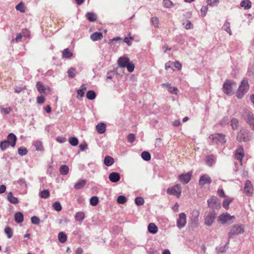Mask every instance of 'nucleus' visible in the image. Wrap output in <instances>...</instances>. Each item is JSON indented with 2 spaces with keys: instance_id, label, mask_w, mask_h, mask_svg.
Returning <instances> with one entry per match:
<instances>
[{
  "instance_id": "obj_1",
  "label": "nucleus",
  "mask_w": 254,
  "mask_h": 254,
  "mask_svg": "<svg viewBox=\"0 0 254 254\" xmlns=\"http://www.w3.org/2000/svg\"><path fill=\"white\" fill-rule=\"evenodd\" d=\"M236 88L237 84L235 81L227 79L223 84L222 90L225 94L231 95L234 94Z\"/></svg>"
},
{
  "instance_id": "obj_2",
  "label": "nucleus",
  "mask_w": 254,
  "mask_h": 254,
  "mask_svg": "<svg viewBox=\"0 0 254 254\" xmlns=\"http://www.w3.org/2000/svg\"><path fill=\"white\" fill-rule=\"evenodd\" d=\"M242 115L244 120L249 124L250 127L254 130V116L253 113L247 109H244Z\"/></svg>"
},
{
  "instance_id": "obj_3",
  "label": "nucleus",
  "mask_w": 254,
  "mask_h": 254,
  "mask_svg": "<svg viewBox=\"0 0 254 254\" xmlns=\"http://www.w3.org/2000/svg\"><path fill=\"white\" fill-rule=\"evenodd\" d=\"M251 136L249 135V131L245 128H242L238 132L237 140L239 142H246L249 141Z\"/></svg>"
},
{
  "instance_id": "obj_4",
  "label": "nucleus",
  "mask_w": 254,
  "mask_h": 254,
  "mask_svg": "<svg viewBox=\"0 0 254 254\" xmlns=\"http://www.w3.org/2000/svg\"><path fill=\"white\" fill-rule=\"evenodd\" d=\"M213 143L223 144L226 143L225 135L222 133L212 134L209 136Z\"/></svg>"
},
{
  "instance_id": "obj_5",
  "label": "nucleus",
  "mask_w": 254,
  "mask_h": 254,
  "mask_svg": "<svg viewBox=\"0 0 254 254\" xmlns=\"http://www.w3.org/2000/svg\"><path fill=\"white\" fill-rule=\"evenodd\" d=\"M244 232V228L243 225H234L232 226L230 232L228 233L229 239L233 236L243 233Z\"/></svg>"
},
{
  "instance_id": "obj_6",
  "label": "nucleus",
  "mask_w": 254,
  "mask_h": 254,
  "mask_svg": "<svg viewBox=\"0 0 254 254\" xmlns=\"http://www.w3.org/2000/svg\"><path fill=\"white\" fill-rule=\"evenodd\" d=\"M167 192L169 195L176 196L178 198L180 197L182 192L181 185L177 184L172 188H168L167 190Z\"/></svg>"
},
{
  "instance_id": "obj_7",
  "label": "nucleus",
  "mask_w": 254,
  "mask_h": 254,
  "mask_svg": "<svg viewBox=\"0 0 254 254\" xmlns=\"http://www.w3.org/2000/svg\"><path fill=\"white\" fill-rule=\"evenodd\" d=\"M254 188L251 182L247 180L244 185V192L247 196H251L253 194Z\"/></svg>"
},
{
  "instance_id": "obj_8",
  "label": "nucleus",
  "mask_w": 254,
  "mask_h": 254,
  "mask_svg": "<svg viewBox=\"0 0 254 254\" xmlns=\"http://www.w3.org/2000/svg\"><path fill=\"white\" fill-rule=\"evenodd\" d=\"M187 224V216L185 213H181L177 220V226L178 228L181 229L184 227Z\"/></svg>"
},
{
  "instance_id": "obj_9",
  "label": "nucleus",
  "mask_w": 254,
  "mask_h": 254,
  "mask_svg": "<svg viewBox=\"0 0 254 254\" xmlns=\"http://www.w3.org/2000/svg\"><path fill=\"white\" fill-rule=\"evenodd\" d=\"M234 218V216H231L229 213H226L221 214L218 217V220L222 224L231 223V221Z\"/></svg>"
},
{
  "instance_id": "obj_10",
  "label": "nucleus",
  "mask_w": 254,
  "mask_h": 254,
  "mask_svg": "<svg viewBox=\"0 0 254 254\" xmlns=\"http://www.w3.org/2000/svg\"><path fill=\"white\" fill-rule=\"evenodd\" d=\"M216 217V214L214 211L208 212L206 214L204 220V223L206 225L209 226L213 223Z\"/></svg>"
},
{
  "instance_id": "obj_11",
  "label": "nucleus",
  "mask_w": 254,
  "mask_h": 254,
  "mask_svg": "<svg viewBox=\"0 0 254 254\" xmlns=\"http://www.w3.org/2000/svg\"><path fill=\"white\" fill-rule=\"evenodd\" d=\"M244 151L242 146H239L238 149L236 150L235 157L236 159L240 161L241 165H242V160L244 157Z\"/></svg>"
},
{
  "instance_id": "obj_12",
  "label": "nucleus",
  "mask_w": 254,
  "mask_h": 254,
  "mask_svg": "<svg viewBox=\"0 0 254 254\" xmlns=\"http://www.w3.org/2000/svg\"><path fill=\"white\" fill-rule=\"evenodd\" d=\"M211 183V178L207 174L200 177L199 180V185L203 186L206 184H210Z\"/></svg>"
},
{
  "instance_id": "obj_13",
  "label": "nucleus",
  "mask_w": 254,
  "mask_h": 254,
  "mask_svg": "<svg viewBox=\"0 0 254 254\" xmlns=\"http://www.w3.org/2000/svg\"><path fill=\"white\" fill-rule=\"evenodd\" d=\"M192 172L180 175L179 177V180L184 184L188 183L191 179Z\"/></svg>"
},
{
  "instance_id": "obj_14",
  "label": "nucleus",
  "mask_w": 254,
  "mask_h": 254,
  "mask_svg": "<svg viewBox=\"0 0 254 254\" xmlns=\"http://www.w3.org/2000/svg\"><path fill=\"white\" fill-rule=\"evenodd\" d=\"M36 88L41 94H45L46 91H51L50 88L47 86H45L44 85V84L42 83V82L39 81L36 84Z\"/></svg>"
},
{
  "instance_id": "obj_15",
  "label": "nucleus",
  "mask_w": 254,
  "mask_h": 254,
  "mask_svg": "<svg viewBox=\"0 0 254 254\" xmlns=\"http://www.w3.org/2000/svg\"><path fill=\"white\" fill-rule=\"evenodd\" d=\"M129 62V58L126 56L121 57L118 60V65L121 67H125Z\"/></svg>"
},
{
  "instance_id": "obj_16",
  "label": "nucleus",
  "mask_w": 254,
  "mask_h": 254,
  "mask_svg": "<svg viewBox=\"0 0 254 254\" xmlns=\"http://www.w3.org/2000/svg\"><path fill=\"white\" fill-rule=\"evenodd\" d=\"M17 137L13 133H9L7 137V142H8L10 146L12 147H14L16 144Z\"/></svg>"
},
{
  "instance_id": "obj_17",
  "label": "nucleus",
  "mask_w": 254,
  "mask_h": 254,
  "mask_svg": "<svg viewBox=\"0 0 254 254\" xmlns=\"http://www.w3.org/2000/svg\"><path fill=\"white\" fill-rule=\"evenodd\" d=\"M109 179L112 183H117L120 179V176L118 173L112 172L109 175Z\"/></svg>"
},
{
  "instance_id": "obj_18",
  "label": "nucleus",
  "mask_w": 254,
  "mask_h": 254,
  "mask_svg": "<svg viewBox=\"0 0 254 254\" xmlns=\"http://www.w3.org/2000/svg\"><path fill=\"white\" fill-rule=\"evenodd\" d=\"M207 202L208 206L212 208H214L216 204H220L218 198L214 196L211 197L210 199H208Z\"/></svg>"
},
{
  "instance_id": "obj_19",
  "label": "nucleus",
  "mask_w": 254,
  "mask_h": 254,
  "mask_svg": "<svg viewBox=\"0 0 254 254\" xmlns=\"http://www.w3.org/2000/svg\"><path fill=\"white\" fill-rule=\"evenodd\" d=\"M243 92L247 93L249 89V85L247 80H243L239 87Z\"/></svg>"
},
{
  "instance_id": "obj_20",
  "label": "nucleus",
  "mask_w": 254,
  "mask_h": 254,
  "mask_svg": "<svg viewBox=\"0 0 254 254\" xmlns=\"http://www.w3.org/2000/svg\"><path fill=\"white\" fill-rule=\"evenodd\" d=\"M97 131L100 134L103 133L106 131V125L101 123L98 124L96 127Z\"/></svg>"
},
{
  "instance_id": "obj_21",
  "label": "nucleus",
  "mask_w": 254,
  "mask_h": 254,
  "mask_svg": "<svg viewBox=\"0 0 254 254\" xmlns=\"http://www.w3.org/2000/svg\"><path fill=\"white\" fill-rule=\"evenodd\" d=\"M103 37L102 33L101 32H96L92 34L90 36L91 39L93 41L101 40Z\"/></svg>"
},
{
  "instance_id": "obj_22",
  "label": "nucleus",
  "mask_w": 254,
  "mask_h": 254,
  "mask_svg": "<svg viewBox=\"0 0 254 254\" xmlns=\"http://www.w3.org/2000/svg\"><path fill=\"white\" fill-rule=\"evenodd\" d=\"M7 198L8 200L12 204H16L18 203V198L16 197H14L11 192H9L8 193Z\"/></svg>"
},
{
  "instance_id": "obj_23",
  "label": "nucleus",
  "mask_w": 254,
  "mask_h": 254,
  "mask_svg": "<svg viewBox=\"0 0 254 254\" xmlns=\"http://www.w3.org/2000/svg\"><path fill=\"white\" fill-rule=\"evenodd\" d=\"M73 56V53L68 48L65 49L62 52V57L65 59H69Z\"/></svg>"
},
{
  "instance_id": "obj_24",
  "label": "nucleus",
  "mask_w": 254,
  "mask_h": 254,
  "mask_svg": "<svg viewBox=\"0 0 254 254\" xmlns=\"http://www.w3.org/2000/svg\"><path fill=\"white\" fill-rule=\"evenodd\" d=\"M104 163L106 166H111L114 164V159L110 156H106L104 158Z\"/></svg>"
},
{
  "instance_id": "obj_25",
  "label": "nucleus",
  "mask_w": 254,
  "mask_h": 254,
  "mask_svg": "<svg viewBox=\"0 0 254 254\" xmlns=\"http://www.w3.org/2000/svg\"><path fill=\"white\" fill-rule=\"evenodd\" d=\"M148 230L150 233L155 234L158 231V228L154 223H151L148 226Z\"/></svg>"
},
{
  "instance_id": "obj_26",
  "label": "nucleus",
  "mask_w": 254,
  "mask_h": 254,
  "mask_svg": "<svg viewBox=\"0 0 254 254\" xmlns=\"http://www.w3.org/2000/svg\"><path fill=\"white\" fill-rule=\"evenodd\" d=\"M14 220L18 223H21L23 221V215L20 212H16L14 214Z\"/></svg>"
},
{
  "instance_id": "obj_27",
  "label": "nucleus",
  "mask_w": 254,
  "mask_h": 254,
  "mask_svg": "<svg viewBox=\"0 0 254 254\" xmlns=\"http://www.w3.org/2000/svg\"><path fill=\"white\" fill-rule=\"evenodd\" d=\"M85 217V214L82 211L78 212L75 215V219L79 222H82Z\"/></svg>"
},
{
  "instance_id": "obj_28",
  "label": "nucleus",
  "mask_w": 254,
  "mask_h": 254,
  "mask_svg": "<svg viewBox=\"0 0 254 254\" xmlns=\"http://www.w3.org/2000/svg\"><path fill=\"white\" fill-rule=\"evenodd\" d=\"M58 240L61 243H65L67 240V236L63 232H60L58 234Z\"/></svg>"
},
{
  "instance_id": "obj_29",
  "label": "nucleus",
  "mask_w": 254,
  "mask_h": 254,
  "mask_svg": "<svg viewBox=\"0 0 254 254\" xmlns=\"http://www.w3.org/2000/svg\"><path fill=\"white\" fill-rule=\"evenodd\" d=\"M33 144L37 150H38V151L44 150V147L43 146V144L41 141L36 140L34 142Z\"/></svg>"
},
{
  "instance_id": "obj_30",
  "label": "nucleus",
  "mask_w": 254,
  "mask_h": 254,
  "mask_svg": "<svg viewBox=\"0 0 254 254\" xmlns=\"http://www.w3.org/2000/svg\"><path fill=\"white\" fill-rule=\"evenodd\" d=\"M240 5L241 6L244 7L245 9H248L251 8L252 4L250 0H245L241 2Z\"/></svg>"
},
{
  "instance_id": "obj_31",
  "label": "nucleus",
  "mask_w": 254,
  "mask_h": 254,
  "mask_svg": "<svg viewBox=\"0 0 254 254\" xmlns=\"http://www.w3.org/2000/svg\"><path fill=\"white\" fill-rule=\"evenodd\" d=\"M191 219L194 222H197L198 220V217L199 215V212L197 210H193L192 211Z\"/></svg>"
},
{
  "instance_id": "obj_32",
  "label": "nucleus",
  "mask_w": 254,
  "mask_h": 254,
  "mask_svg": "<svg viewBox=\"0 0 254 254\" xmlns=\"http://www.w3.org/2000/svg\"><path fill=\"white\" fill-rule=\"evenodd\" d=\"M59 171L61 174L65 175L68 173L69 168L67 166L63 165L60 167Z\"/></svg>"
},
{
  "instance_id": "obj_33",
  "label": "nucleus",
  "mask_w": 254,
  "mask_h": 254,
  "mask_svg": "<svg viewBox=\"0 0 254 254\" xmlns=\"http://www.w3.org/2000/svg\"><path fill=\"white\" fill-rule=\"evenodd\" d=\"M86 182L85 180L80 181L74 185V187L76 190L81 189L83 187H84L86 184Z\"/></svg>"
},
{
  "instance_id": "obj_34",
  "label": "nucleus",
  "mask_w": 254,
  "mask_h": 254,
  "mask_svg": "<svg viewBox=\"0 0 254 254\" xmlns=\"http://www.w3.org/2000/svg\"><path fill=\"white\" fill-rule=\"evenodd\" d=\"M86 16L87 19L91 22H94L97 19L96 14L93 12L87 13Z\"/></svg>"
},
{
  "instance_id": "obj_35",
  "label": "nucleus",
  "mask_w": 254,
  "mask_h": 254,
  "mask_svg": "<svg viewBox=\"0 0 254 254\" xmlns=\"http://www.w3.org/2000/svg\"><path fill=\"white\" fill-rule=\"evenodd\" d=\"M9 146H10V145L6 140H3L0 142V148L2 151L6 150Z\"/></svg>"
},
{
  "instance_id": "obj_36",
  "label": "nucleus",
  "mask_w": 254,
  "mask_h": 254,
  "mask_svg": "<svg viewBox=\"0 0 254 254\" xmlns=\"http://www.w3.org/2000/svg\"><path fill=\"white\" fill-rule=\"evenodd\" d=\"M206 163L210 167L212 166V164L214 162V156L209 155L206 158Z\"/></svg>"
},
{
  "instance_id": "obj_37",
  "label": "nucleus",
  "mask_w": 254,
  "mask_h": 254,
  "mask_svg": "<svg viewBox=\"0 0 254 254\" xmlns=\"http://www.w3.org/2000/svg\"><path fill=\"white\" fill-rule=\"evenodd\" d=\"M15 8L17 10H18L22 13H24L25 12V6L22 2H20L17 5H16Z\"/></svg>"
},
{
  "instance_id": "obj_38",
  "label": "nucleus",
  "mask_w": 254,
  "mask_h": 254,
  "mask_svg": "<svg viewBox=\"0 0 254 254\" xmlns=\"http://www.w3.org/2000/svg\"><path fill=\"white\" fill-rule=\"evenodd\" d=\"M68 76L71 78H73L75 76L76 69L74 67L70 68L67 71Z\"/></svg>"
},
{
  "instance_id": "obj_39",
  "label": "nucleus",
  "mask_w": 254,
  "mask_h": 254,
  "mask_svg": "<svg viewBox=\"0 0 254 254\" xmlns=\"http://www.w3.org/2000/svg\"><path fill=\"white\" fill-rule=\"evenodd\" d=\"M86 97L89 100H93L96 97V93L93 90H89L86 93Z\"/></svg>"
},
{
  "instance_id": "obj_40",
  "label": "nucleus",
  "mask_w": 254,
  "mask_h": 254,
  "mask_svg": "<svg viewBox=\"0 0 254 254\" xmlns=\"http://www.w3.org/2000/svg\"><path fill=\"white\" fill-rule=\"evenodd\" d=\"M231 126L233 129H237L239 126V122L236 118H233L231 121Z\"/></svg>"
},
{
  "instance_id": "obj_41",
  "label": "nucleus",
  "mask_w": 254,
  "mask_h": 254,
  "mask_svg": "<svg viewBox=\"0 0 254 254\" xmlns=\"http://www.w3.org/2000/svg\"><path fill=\"white\" fill-rule=\"evenodd\" d=\"M86 90V87H85L84 84H82L81 85V88L80 89H78L77 91V93L78 95L82 97L84 96V93Z\"/></svg>"
},
{
  "instance_id": "obj_42",
  "label": "nucleus",
  "mask_w": 254,
  "mask_h": 254,
  "mask_svg": "<svg viewBox=\"0 0 254 254\" xmlns=\"http://www.w3.org/2000/svg\"><path fill=\"white\" fill-rule=\"evenodd\" d=\"M4 232L7 235L8 239L11 238L13 236V232L11 228L9 227H6L4 229Z\"/></svg>"
},
{
  "instance_id": "obj_43",
  "label": "nucleus",
  "mask_w": 254,
  "mask_h": 254,
  "mask_svg": "<svg viewBox=\"0 0 254 254\" xmlns=\"http://www.w3.org/2000/svg\"><path fill=\"white\" fill-rule=\"evenodd\" d=\"M40 196L42 198H47L50 196V192L48 190H43L40 192Z\"/></svg>"
},
{
  "instance_id": "obj_44",
  "label": "nucleus",
  "mask_w": 254,
  "mask_h": 254,
  "mask_svg": "<svg viewBox=\"0 0 254 254\" xmlns=\"http://www.w3.org/2000/svg\"><path fill=\"white\" fill-rule=\"evenodd\" d=\"M141 157L145 161H149L151 159L150 154L147 151H143L141 153Z\"/></svg>"
},
{
  "instance_id": "obj_45",
  "label": "nucleus",
  "mask_w": 254,
  "mask_h": 254,
  "mask_svg": "<svg viewBox=\"0 0 254 254\" xmlns=\"http://www.w3.org/2000/svg\"><path fill=\"white\" fill-rule=\"evenodd\" d=\"M69 143L73 146H76L78 143V140L75 137H71L69 138Z\"/></svg>"
},
{
  "instance_id": "obj_46",
  "label": "nucleus",
  "mask_w": 254,
  "mask_h": 254,
  "mask_svg": "<svg viewBox=\"0 0 254 254\" xmlns=\"http://www.w3.org/2000/svg\"><path fill=\"white\" fill-rule=\"evenodd\" d=\"M127 201V198L124 195H120L117 198V202L119 204H124Z\"/></svg>"
},
{
  "instance_id": "obj_47",
  "label": "nucleus",
  "mask_w": 254,
  "mask_h": 254,
  "mask_svg": "<svg viewBox=\"0 0 254 254\" xmlns=\"http://www.w3.org/2000/svg\"><path fill=\"white\" fill-rule=\"evenodd\" d=\"M99 200L97 196H92L90 199V203L92 206H96L98 203Z\"/></svg>"
},
{
  "instance_id": "obj_48",
  "label": "nucleus",
  "mask_w": 254,
  "mask_h": 254,
  "mask_svg": "<svg viewBox=\"0 0 254 254\" xmlns=\"http://www.w3.org/2000/svg\"><path fill=\"white\" fill-rule=\"evenodd\" d=\"M0 110L1 112L2 113L4 114V115H7L12 111V108L11 107H8V108L0 107Z\"/></svg>"
},
{
  "instance_id": "obj_49",
  "label": "nucleus",
  "mask_w": 254,
  "mask_h": 254,
  "mask_svg": "<svg viewBox=\"0 0 254 254\" xmlns=\"http://www.w3.org/2000/svg\"><path fill=\"white\" fill-rule=\"evenodd\" d=\"M53 207L54 209L57 211H60L62 208L61 204L58 201L54 203Z\"/></svg>"
},
{
  "instance_id": "obj_50",
  "label": "nucleus",
  "mask_w": 254,
  "mask_h": 254,
  "mask_svg": "<svg viewBox=\"0 0 254 254\" xmlns=\"http://www.w3.org/2000/svg\"><path fill=\"white\" fill-rule=\"evenodd\" d=\"M18 154L21 156L27 154L28 151L25 147H20L18 149Z\"/></svg>"
},
{
  "instance_id": "obj_51",
  "label": "nucleus",
  "mask_w": 254,
  "mask_h": 254,
  "mask_svg": "<svg viewBox=\"0 0 254 254\" xmlns=\"http://www.w3.org/2000/svg\"><path fill=\"white\" fill-rule=\"evenodd\" d=\"M183 24L184 25V27L186 29H190L192 28V25L190 20H187L186 21L183 22Z\"/></svg>"
},
{
  "instance_id": "obj_52",
  "label": "nucleus",
  "mask_w": 254,
  "mask_h": 254,
  "mask_svg": "<svg viewBox=\"0 0 254 254\" xmlns=\"http://www.w3.org/2000/svg\"><path fill=\"white\" fill-rule=\"evenodd\" d=\"M135 202L138 206H140L143 204L144 199L141 197H137L135 199Z\"/></svg>"
},
{
  "instance_id": "obj_53",
  "label": "nucleus",
  "mask_w": 254,
  "mask_h": 254,
  "mask_svg": "<svg viewBox=\"0 0 254 254\" xmlns=\"http://www.w3.org/2000/svg\"><path fill=\"white\" fill-rule=\"evenodd\" d=\"M208 5L213 6L215 5L218 4L219 2V0H207L206 1Z\"/></svg>"
},
{
  "instance_id": "obj_54",
  "label": "nucleus",
  "mask_w": 254,
  "mask_h": 254,
  "mask_svg": "<svg viewBox=\"0 0 254 254\" xmlns=\"http://www.w3.org/2000/svg\"><path fill=\"white\" fill-rule=\"evenodd\" d=\"M127 67V70L129 72H131L134 70V65L133 63L129 62L127 65L126 66Z\"/></svg>"
},
{
  "instance_id": "obj_55",
  "label": "nucleus",
  "mask_w": 254,
  "mask_h": 254,
  "mask_svg": "<svg viewBox=\"0 0 254 254\" xmlns=\"http://www.w3.org/2000/svg\"><path fill=\"white\" fill-rule=\"evenodd\" d=\"M151 22L155 27H158L159 21V19L157 17H153L151 18Z\"/></svg>"
},
{
  "instance_id": "obj_56",
  "label": "nucleus",
  "mask_w": 254,
  "mask_h": 254,
  "mask_svg": "<svg viewBox=\"0 0 254 254\" xmlns=\"http://www.w3.org/2000/svg\"><path fill=\"white\" fill-rule=\"evenodd\" d=\"M232 199H226L224 200L222 205L226 209H228L229 208V205L230 203L232 202Z\"/></svg>"
},
{
  "instance_id": "obj_57",
  "label": "nucleus",
  "mask_w": 254,
  "mask_h": 254,
  "mask_svg": "<svg viewBox=\"0 0 254 254\" xmlns=\"http://www.w3.org/2000/svg\"><path fill=\"white\" fill-rule=\"evenodd\" d=\"M31 220L32 223L36 225H38L40 222V219L38 217L35 216L31 217Z\"/></svg>"
},
{
  "instance_id": "obj_58",
  "label": "nucleus",
  "mask_w": 254,
  "mask_h": 254,
  "mask_svg": "<svg viewBox=\"0 0 254 254\" xmlns=\"http://www.w3.org/2000/svg\"><path fill=\"white\" fill-rule=\"evenodd\" d=\"M246 94V93L243 92L239 88L237 92H236V96L238 99H242L244 95Z\"/></svg>"
},
{
  "instance_id": "obj_59",
  "label": "nucleus",
  "mask_w": 254,
  "mask_h": 254,
  "mask_svg": "<svg viewBox=\"0 0 254 254\" xmlns=\"http://www.w3.org/2000/svg\"><path fill=\"white\" fill-rule=\"evenodd\" d=\"M135 139V135L133 133H129L127 136V141L129 142L132 143Z\"/></svg>"
},
{
  "instance_id": "obj_60",
  "label": "nucleus",
  "mask_w": 254,
  "mask_h": 254,
  "mask_svg": "<svg viewBox=\"0 0 254 254\" xmlns=\"http://www.w3.org/2000/svg\"><path fill=\"white\" fill-rule=\"evenodd\" d=\"M163 4L165 7L169 8L173 5V3L170 0H164Z\"/></svg>"
},
{
  "instance_id": "obj_61",
  "label": "nucleus",
  "mask_w": 254,
  "mask_h": 254,
  "mask_svg": "<svg viewBox=\"0 0 254 254\" xmlns=\"http://www.w3.org/2000/svg\"><path fill=\"white\" fill-rule=\"evenodd\" d=\"M200 11L202 16L204 17L208 11V7L207 6H202L200 9Z\"/></svg>"
},
{
  "instance_id": "obj_62",
  "label": "nucleus",
  "mask_w": 254,
  "mask_h": 254,
  "mask_svg": "<svg viewBox=\"0 0 254 254\" xmlns=\"http://www.w3.org/2000/svg\"><path fill=\"white\" fill-rule=\"evenodd\" d=\"M45 101V98L43 96H38L37 97V103L39 104L44 103Z\"/></svg>"
},
{
  "instance_id": "obj_63",
  "label": "nucleus",
  "mask_w": 254,
  "mask_h": 254,
  "mask_svg": "<svg viewBox=\"0 0 254 254\" xmlns=\"http://www.w3.org/2000/svg\"><path fill=\"white\" fill-rule=\"evenodd\" d=\"M173 64H174V66H175V67L176 69H177L178 70H181V68H182V64L179 62L176 61L175 62H174Z\"/></svg>"
},
{
  "instance_id": "obj_64",
  "label": "nucleus",
  "mask_w": 254,
  "mask_h": 254,
  "mask_svg": "<svg viewBox=\"0 0 254 254\" xmlns=\"http://www.w3.org/2000/svg\"><path fill=\"white\" fill-rule=\"evenodd\" d=\"M178 90V89L176 87H170L169 91L172 94L174 93L177 95Z\"/></svg>"
}]
</instances>
